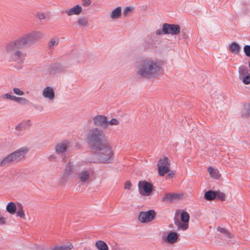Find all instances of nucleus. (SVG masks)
<instances>
[{"label":"nucleus","mask_w":250,"mask_h":250,"mask_svg":"<svg viewBox=\"0 0 250 250\" xmlns=\"http://www.w3.org/2000/svg\"><path fill=\"white\" fill-rule=\"evenodd\" d=\"M174 175L173 172L169 173L167 174V176L169 178H172L173 177V175Z\"/></svg>","instance_id":"obj_47"},{"label":"nucleus","mask_w":250,"mask_h":250,"mask_svg":"<svg viewBox=\"0 0 250 250\" xmlns=\"http://www.w3.org/2000/svg\"><path fill=\"white\" fill-rule=\"evenodd\" d=\"M136 74L144 78H156L161 74V65L155 59H144L137 63L135 67Z\"/></svg>","instance_id":"obj_1"},{"label":"nucleus","mask_w":250,"mask_h":250,"mask_svg":"<svg viewBox=\"0 0 250 250\" xmlns=\"http://www.w3.org/2000/svg\"><path fill=\"white\" fill-rule=\"evenodd\" d=\"M216 197L215 191L208 190L204 195V198L208 201H212Z\"/></svg>","instance_id":"obj_25"},{"label":"nucleus","mask_w":250,"mask_h":250,"mask_svg":"<svg viewBox=\"0 0 250 250\" xmlns=\"http://www.w3.org/2000/svg\"><path fill=\"white\" fill-rule=\"evenodd\" d=\"M96 157L101 163H111L114 160V152L110 146L104 143L92 149Z\"/></svg>","instance_id":"obj_3"},{"label":"nucleus","mask_w":250,"mask_h":250,"mask_svg":"<svg viewBox=\"0 0 250 250\" xmlns=\"http://www.w3.org/2000/svg\"><path fill=\"white\" fill-rule=\"evenodd\" d=\"M76 165H73L71 162H68L66 165L65 172L66 174H71L74 171L76 168Z\"/></svg>","instance_id":"obj_26"},{"label":"nucleus","mask_w":250,"mask_h":250,"mask_svg":"<svg viewBox=\"0 0 250 250\" xmlns=\"http://www.w3.org/2000/svg\"><path fill=\"white\" fill-rule=\"evenodd\" d=\"M13 101H14L16 103L21 105H25L27 104L28 103V100L25 98L21 97H17L16 96H14V98Z\"/></svg>","instance_id":"obj_27"},{"label":"nucleus","mask_w":250,"mask_h":250,"mask_svg":"<svg viewBox=\"0 0 250 250\" xmlns=\"http://www.w3.org/2000/svg\"><path fill=\"white\" fill-rule=\"evenodd\" d=\"M119 124V121L115 118L112 119L110 121H107V126L110 125H118Z\"/></svg>","instance_id":"obj_42"},{"label":"nucleus","mask_w":250,"mask_h":250,"mask_svg":"<svg viewBox=\"0 0 250 250\" xmlns=\"http://www.w3.org/2000/svg\"><path fill=\"white\" fill-rule=\"evenodd\" d=\"M180 32V26L178 24L164 23L162 29L156 31L157 35L170 34L172 36L178 35Z\"/></svg>","instance_id":"obj_7"},{"label":"nucleus","mask_w":250,"mask_h":250,"mask_svg":"<svg viewBox=\"0 0 250 250\" xmlns=\"http://www.w3.org/2000/svg\"><path fill=\"white\" fill-rule=\"evenodd\" d=\"M181 221L184 223H188L189 220V215L186 211H183L181 214Z\"/></svg>","instance_id":"obj_31"},{"label":"nucleus","mask_w":250,"mask_h":250,"mask_svg":"<svg viewBox=\"0 0 250 250\" xmlns=\"http://www.w3.org/2000/svg\"><path fill=\"white\" fill-rule=\"evenodd\" d=\"M82 11V8L79 4H77L73 7L64 10L63 13L66 14L68 16L72 15H79Z\"/></svg>","instance_id":"obj_16"},{"label":"nucleus","mask_w":250,"mask_h":250,"mask_svg":"<svg viewBox=\"0 0 250 250\" xmlns=\"http://www.w3.org/2000/svg\"><path fill=\"white\" fill-rule=\"evenodd\" d=\"M53 157H54V156L53 155H51L50 156V159L53 158Z\"/></svg>","instance_id":"obj_48"},{"label":"nucleus","mask_w":250,"mask_h":250,"mask_svg":"<svg viewBox=\"0 0 250 250\" xmlns=\"http://www.w3.org/2000/svg\"><path fill=\"white\" fill-rule=\"evenodd\" d=\"M153 185L146 181H140L138 183L139 193L142 195L148 196L153 190Z\"/></svg>","instance_id":"obj_9"},{"label":"nucleus","mask_w":250,"mask_h":250,"mask_svg":"<svg viewBox=\"0 0 250 250\" xmlns=\"http://www.w3.org/2000/svg\"><path fill=\"white\" fill-rule=\"evenodd\" d=\"M240 80H241L244 84H249L250 83V75L249 74L243 77L241 79H240Z\"/></svg>","instance_id":"obj_37"},{"label":"nucleus","mask_w":250,"mask_h":250,"mask_svg":"<svg viewBox=\"0 0 250 250\" xmlns=\"http://www.w3.org/2000/svg\"><path fill=\"white\" fill-rule=\"evenodd\" d=\"M242 115L244 116H250V104L245 105Z\"/></svg>","instance_id":"obj_34"},{"label":"nucleus","mask_w":250,"mask_h":250,"mask_svg":"<svg viewBox=\"0 0 250 250\" xmlns=\"http://www.w3.org/2000/svg\"><path fill=\"white\" fill-rule=\"evenodd\" d=\"M122 15V7L118 6L113 10L110 14V17L113 20L119 19Z\"/></svg>","instance_id":"obj_19"},{"label":"nucleus","mask_w":250,"mask_h":250,"mask_svg":"<svg viewBox=\"0 0 250 250\" xmlns=\"http://www.w3.org/2000/svg\"><path fill=\"white\" fill-rule=\"evenodd\" d=\"M42 37L41 34L37 31H33L24 35L15 41L23 47H29Z\"/></svg>","instance_id":"obj_6"},{"label":"nucleus","mask_w":250,"mask_h":250,"mask_svg":"<svg viewBox=\"0 0 250 250\" xmlns=\"http://www.w3.org/2000/svg\"><path fill=\"white\" fill-rule=\"evenodd\" d=\"M14 96L11 93H7L5 94H3L1 96V98L3 99H7L13 101L14 98Z\"/></svg>","instance_id":"obj_38"},{"label":"nucleus","mask_w":250,"mask_h":250,"mask_svg":"<svg viewBox=\"0 0 250 250\" xmlns=\"http://www.w3.org/2000/svg\"><path fill=\"white\" fill-rule=\"evenodd\" d=\"M59 42V39H51V40L49 42L48 44L49 49H52L55 45H57Z\"/></svg>","instance_id":"obj_33"},{"label":"nucleus","mask_w":250,"mask_h":250,"mask_svg":"<svg viewBox=\"0 0 250 250\" xmlns=\"http://www.w3.org/2000/svg\"><path fill=\"white\" fill-rule=\"evenodd\" d=\"M17 208V216L21 218H23L25 216V214L23 209L22 205L20 203L18 204Z\"/></svg>","instance_id":"obj_30"},{"label":"nucleus","mask_w":250,"mask_h":250,"mask_svg":"<svg viewBox=\"0 0 250 250\" xmlns=\"http://www.w3.org/2000/svg\"><path fill=\"white\" fill-rule=\"evenodd\" d=\"M24 48L15 40L8 42L5 46V50L9 55V60L19 64L23 63L26 53L21 50Z\"/></svg>","instance_id":"obj_2"},{"label":"nucleus","mask_w":250,"mask_h":250,"mask_svg":"<svg viewBox=\"0 0 250 250\" xmlns=\"http://www.w3.org/2000/svg\"><path fill=\"white\" fill-rule=\"evenodd\" d=\"M6 209L8 213L13 214L16 212L17 206L15 203L10 202L7 205Z\"/></svg>","instance_id":"obj_23"},{"label":"nucleus","mask_w":250,"mask_h":250,"mask_svg":"<svg viewBox=\"0 0 250 250\" xmlns=\"http://www.w3.org/2000/svg\"><path fill=\"white\" fill-rule=\"evenodd\" d=\"M215 194L216 195V198L222 201L225 200V195L224 193L220 191H215Z\"/></svg>","instance_id":"obj_39"},{"label":"nucleus","mask_w":250,"mask_h":250,"mask_svg":"<svg viewBox=\"0 0 250 250\" xmlns=\"http://www.w3.org/2000/svg\"><path fill=\"white\" fill-rule=\"evenodd\" d=\"M158 173L160 176H164L169 172L170 168V162L167 157H165L160 159L157 164Z\"/></svg>","instance_id":"obj_8"},{"label":"nucleus","mask_w":250,"mask_h":250,"mask_svg":"<svg viewBox=\"0 0 250 250\" xmlns=\"http://www.w3.org/2000/svg\"><path fill=\"white\" fill-rule=\"evenodd\" d=\"M238 72L239 79L249 74L248 68L246 66L243 65H241L239 67Z\"/></svg>","instance_id":"obj_22"},{"label":"nucleus","mask_w":250,"mask_h":250,"mask_svg":"<svg viewBox=\"0 0 250 250\" xmlns=\"http://www.w3.org/2000/svg\"><path fill=\"white\" fill-rule=\"evenodd\" d=\"M42 96L50 101H53L55 98V93L53 88L50 86L46 87L42 91Z\"/></svg>","instance_id":"obj_17"},{"label":"nucleus","mask_w":250,"mask_h":250,"mask_svg":"<svg viewBox=\"0 0 250 250\" xmlns=\"http://www.w3.org/2000/svg\"><path fill=\"white\" fill-rule=\"evenodd\" d=\"M95 247L98 250H109L107 245L102 240L97 241L95 243Z\"/></svg>","instance_id":"obj_21"},{"label":"nucleus","mask_w":250,"mask_h":250,"mask_svg":"<svg viewBox=\"0 0 250 250\" xmlns=\"http://www.w3.org/2000/svg\"><path fill=\"white\" fill-rule=\"evenodd\" d=\"M5 223V219L0 214V224L3 225Z\"/></svg>","instance_id":"obj_46"},{"label":"nucleus","mask_w":250,"mask_h":250,"mask_svg":"<svg viewBox=\"0 0 250 250\" xmlns=\"http://www.w3.org/2000/svg\"><path fill=\"white\" fill-rule=\"evenodd\" d=\"M132 184L129 181H126L124 185V188L126 189H130L131 188Z\"/></svg>","instance_id":"obj_43"},{"label":"nucleus","mask_w":250,"mask_h":250,"mask_svg":"<svg viewBox=\"0 0 250 250\" xmlns=\"http://www.w3.org/2000/svg\"><path fill=\"white\" fill-rule=\"evenodd\" d=\"M29 151L27 147H22L4 158L0 163L1 166L7 165L14 162H18L24 158Z\"/></svg>","instance_id":"obj_5"},{"label":"nucleus","mask_w":250,"mask_h":250,"mask_svg":"<svg viewBox=\"0 0 250 250\" xmlns=\"http://www.w3.org/2000/svg\"><path fill=\"white\" fill-rule=\"evenodd\" d=\"M36 17L40 20H43L45 18L44 14L38 13L36 15Z\"/></svg>","instance_id":"obj_45"},{"label":"nucleus","mask_w":250,"mask_h":250,"mask_svg":"<svg viewBox=\"0 0 250 250\" xmlns=\"http://www.w3.org/2000/svg\"><path fill=\"white\" fill-rule=\"evenodd\" d=\"M70 142L64 141L59 143L55 147L56 152L59 154L63 155L67 151L68 147L70 146Z\"/></svg>","instance_id":"obj_14"},{"label":"nucleus","mask_w":250,"mask_h":250,"mask_svg":"<svg viewBox=\"0 0 250 250\" xmlns=\"http://www.w3.org/2000/svg\"><path fill=\"white\" fill-rule=\"evenodd\" d=\"M86 140L90 148L93 149L105 143L106 138L104 130L96 127L88 131Z\"/></svg>","instance_id":"obj_4"},{"label":"nucleus","mask_w":250,"mask_h":250,"mask_svg":"<svg viewBox=\"0 0 250 250\" xmlns=\"http://www.w3.org/2000/svg\"><path fill=\"white\" fill-rule=\"evenodd\" d=\"M31 125V122L30 120H24L16 125L15 127V131L14 133L17 136H21L23 134V132Z\"/></svg>","instance_id":"obj_11"},{"label":"nucleus","mask_w":250,"mask_h":250,"mask_svg":"<svg viewBox=\"0 0 250 250\" xmlns=\"http://www.w3.org/2000/svg\"><path fill=\"white\" fill-rule=\"evenodd\" d=\"M134 8L132 7H126L123 11V16L124 17H129L130 16L131 13L134 10Z\"/></svg>","instance_id":"obj_32"},{"label":"nucleus","mask_w":250,"mask_h":250,"mask_svg":"<svg viewBox=\"0 0 250 250\" xmlns=\"http://www.w3.org/2000/svg\"><path fill=\"white\" fill-rule=\"evenodd\" d=\"M70 246L63 245L62 246L55 247L52 250H71Z\"/></svg>","instance_id":"obj_35"},{"label":"nucleus","mask_w":250,"mask_h":250,"mask_svg":"<svg viewBox=\"0 0 250 250\" xmlns=\"http://www.w3.org/2000/svg\"><path fill=\"white\" fill-rule=\"evenodd\" d=\"M178 234L176 232L170 231L166 238V240L168 243L173 244L175 243L178 238Z\"/></svg>","instance_id":"obj_18"},{"label":"nucleus","mask_w":250,"mask_h":250,"mask_svg":"<svg viewBox=\"0 0 250 250\" xmlns=\"http://www.w3.org/2000/svg\"><path fill=\"white\" fill-rule=\"evenodd\" d=\"M91 0H82V5L83 6H88L91 4Z\"/></svg>","instance_id":"obj_44"},{"label":"nucleus","mask_w":250,"mask_h":250,"mask_svg":"<svg viewBox=\"0 0 250 250\" xmlns=\"http://www.w3.org/2000/svg\"><path fill=\"white\" fill-rule=\"evenodd\" d=\"M12 90L15 94L19 96H22L24 94V92L18 87H14Z\"/></svg>","instance_id":"obj_36"},{"label":"nucleus","mask_w":250,"mask_h":250,"mask_svg":"<svg viewBox=\"0 0 250 250\" xmlns=\"http://www.w3.org/2000/svg\"><path fill=\"white\" fill-rule=\"evenodd\" d=\"M229 49L231 52L238 54L240 50V46L238 43L233 42L229 44Z\"/></svg>","instance_id":"obj_20"},{"label":"nucleus","mask_w":250,"mask_h":250,"mask_svg":"<svg viewBox=\"0 0 250 250\" xmlns=\"http://www.w3.org/2000/svg\"><path fill=\"white\" fill-rule=\"evenodd\" d=\"M217 229L220 232L226 234L229 238L230 237V234L227 229L220 227H218Z\"/></svg>","instance_id":"obj_40"},{"label":"nucleus","mask_w":250,"mask_h":250,"mask_svg":"<svg viewBox=\"0 0 250 250\" xmlns=\"http://www.w3.org/2000/svg\"><path fill=\"white\" fill-rule=\"evenodd\" d=\"M183 197V194L175 193H167L162 199L163 202L168 203L173 202L179 200Z\"/></svg>","instance_id":"obj_13"},{"label":"nucleus","mask_w":250,"mask_h":250,"mask_svg":"<svg viewBox=\"0 0 250 250\" xmlns=\"http://www.w3.org/2000/svg\"><path fill=\"white\" fill-rule=\"evenodd\" d=\"M93 124L95 125L101 126L105 128L107 127V119L104 115H98L93 119Z\"/></svg>","instance_id":"obj_15"},{"label":"nucleus","mask_w":250,"mask_h":250,"mask_svg":"<svg viewBox=\"0 0 250 250\" xmlns=\"http://www.w3.org/2000/svg\"><path fill=\"white\" fill-rule=\"evenodd\" d=\"M244 52L245 55L248 57H250V45H246L244 47Z\"/></svg>","instance_id":"obj_41"},{"label":"nucleus","mask_w":250,"mask_h":250,"mask_svg":"<svg viewBox=\"0 0 250 250\" xmlns=\"http://www.w3.org/2000/svg\"><path fill=\"white\" fill-rule=\"evenodd\" d=\"M76 22L80 27H84L88 25V21L84 17H80L78 18Z\"/></svg>","instance_id":"obj_29"},{"label":"nucleus","mask_w":250,"mask_h":250,"mask_svg":"<svg viewBox=\"0 0 250 250\" xmlns=\"http://www.w3.org/2000/svg\"><path fill=\"white\" fill-rule=\"evenodd\" d=\"M155 215V212L154 210L141 211L139 213L138 220L142 223H148L154 219Z\"/></svg>","instance_id":"obj_10"},{"label":"nucleus","mask_w":250,"mask_h":250,"mask_svg":"<svg viewBox=\"0 0 250 250\" xmlns=\"http://www.w3.org/2000/svg\"><path fill=\"white\" fill-rule=\"evenodd\" d=\"M90 170H83L78 173L77 178L80 183L82 184H85L89 182L90 179Z\"/></svg>","instance_id":"obj_12"},{"label":"nucleus","mask_w":250,"mask_h":250,"mask_svg":"<svg viewBox=\"0 0 250 250\" xmlns=\"http://www.w3.org/2000/svg\"><path fill=\"white\" fill-rule=\"evenodd\" d=\"M208 171L210 174V175L216 179H218L220 177V175L219 173V171L216 169V168H214L212 167H209L208 168Z\"/></svg>","instance_id":"obj_24"},{"label":"nucleus","mask_w":250,"mask_h":250,"mask_svg":"<svg viewBox=\"0 0 250 250\" xmlns=\"http://www.w3.org/2000/svg\"><path fill=\"white\" fill-rule=\"evenodd\" d=\"M175 224L177 226L178 229L186 230L188 229V223L181 222L180 221L175 222Z\"/></svg>","instance_id":"obj_28"}]
</instances>
